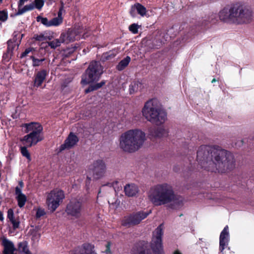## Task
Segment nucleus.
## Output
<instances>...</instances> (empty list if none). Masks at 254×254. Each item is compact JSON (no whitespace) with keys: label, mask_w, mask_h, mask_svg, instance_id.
Listing matches in <instances>:
<instances>
[{"label":"nucleus","mask_w":254,"mask_h":254,"mask_svg":"<svg viewBox=\"0 0 254 254\" xmlns=\"http://www.w3.org/2000/svg\"><path fill=\"white\" fill-rule=\"evenodd\" d=\"M93 177L95 179H99L104 176L106 170V166L103 160L99 159L93 163L92 169Z\"/></svg>","instance_id":"obj_12"},{"label":"nucleus","mask_w":254,"mask_h":254,"mask_svg":"<svg viewBox=\"0 0 254 254\" xmlns=\"http://www.w3.org/2000/svg\"><path fill=\"white\" fill-rule=\"evenodd\" d=\"M79 141V138L74 133L71 132L68 134L67 138L64 141V144H62L59 148V152H61L64 150L69 149L75 145Z\"/></svg>","instance_id":"obj_13"},{"label":"nucleus","mask_w":254,"mask_h":254,"mask_svg":"<svg viewBox=\"0 0 254 254\" xmlns=\"http://www.w3.org/2000/svg\"><path fill=\"white\" fill-rule=\"evenodd\" d=\"M130 61V58L129 56H127L119 63L116 68L119 71L124 70L128 65Z\"/></svg>","instance_id":"obj_25"},{"label":"nucleus","mask_w":254,"mask_h":254,"mask_svg":"<svg viewBox=\"0 0 254 254\" xmlns=\"http://www.w3.org/2000/svg\"><path fill=\"white\" fill-rule=\"evenodd\" d=\"M24 187V183L22 181H20L18 183V186L16 187L15 188H18L19 189L21 190V192H22V189Z\"/></svg>","instance_id":"obj_51"},{"label":"nucleus","mask_w":254,"mask_h":254,"mask_svg":"<svg viewBox=\"0 0 254 254\" xmlns=\"http://www.w3.org/2000/svg\"><path fill=\"white\" fill-rule=\"evenodd\" d=\"M159 101L152 98L146 101L142 109L143 117L149 122L157 126L164 124L167 119L166 112L158 105Z\"/></svg>","instance_id":"obj_5"},{"label":"nucleus","mask_w":254,"mask_h":254,"mask_svg":"<svg viewBox=\"0 0 254 254\" xmlns=\"http://www.w3.org/2000/svg\"><path fill=\"white\" fill-rule=\"evenodd\" d=\"M163 224H160L153 232L150 245L145 241H139L131 248L130 254H164L162 244Z\"/></svg>","instance_id":"obj_3"},{"label":"nucleus","mask_w":254,"mask_h":254,"mask_svg":"<svg viewBox=\"0 0 254 254\" xmlns=\"http://www.w3.org/2000/svg\"><path fill=\"white\" fill-rule=\"evenodd\" d=\"M48 73L47 70L43 69L35 74L34 85L37 87L41 86Z\"/></svg>","instance_id":"obj_20"},{"label":"nucleus","mask_w":254,"mask_h":254,"mask_svg":"<svg viewBox=\"0 0 254 254\" xmlns=\"http://www.w3.org/2000/svg\"><path fill=\"white\" fill-rule=\"evenodd\" d=\"M22 127L25 128V132H36L38 133H42L43 127L39 123L31 122L29 124H24Z\"/></svg>","instance_id":"obj_17"},{"label":"nucleus","mask_w":254,"mask_h":254,"mask_svg":"<svg viewBox=\"0 0 254 254\" xmlns=\"http://www.w3.org/2000/svg\"><path fill=\"white\" fill-rule=\"evenodd\" d=\"M36 20L37 22H40L42 24L46 27H50V20H49L47 17H43L40 15H38L36 17Z\"/></svg>","instance_id":"obj_33"},{"label":"nucleus","mask_w":254,"mask_h":254,"mask_svg":"<svg viewBox=\"0 0 254 254\" xmlns=\"http://www.w3.org/2000/svg\"><path fill=\"white\" fill-rule=\"evenodd\" d=\"M18 246V249L20 252L25 254H32L29 250L28 243L26 241L19 243Z\"/></svg>","instance_id":"obj_27"},{"label":"nucleus","mask_w":254,"mask_h":254,"mask_svg":"<svg viewBox=\"0 0 254 254\" xmlns=\"http://www.w3.org/2000/svg\"><path fill=\"white\" fill-rule=\"evenodd\" d=\"M220 20L237 25L251 22L253 18V11L240 2H236L226 5L219 12Z\"/></svg>","instance_id":"obj_2"},{"label":"nucleus","mask_w":254,"mask_h":254,"mask_svg":"<svg viewBox=\"0 0 254 254\" xmlns=\"http://www.w3.org/2000/svg\"><path fill=\"white\" fill-rule=\"evenodd\" d=\"M15 194L16 195V199L17 201L18 206L20 208H22L25 204L27 201L26 196L23 194L19 189L15 188Z\"/></svg>","instance_id":"obj_22"},{"label":"nucleus","mask_w":254,"mask_h":254,"mask_svg":"<svg viewBox=\"0 0 254 254\" xmlns=\"http://www.w3.org/2000/svg\"><path fill=\"white\" fill-rule=\"evenodd\" d=\"M31 59L32 60V65L34 67L40 66L42 63L45 61V59H36L34 56H31Z\"/></svg>","instance_id":"obj_34"},{"label":"nucleus","mask_w":254,"mask_h":254,"mask_svg":"<svg viewBox=\"0 0 254 254\" xmlns=\"http://www.w3.org/2000/svg\"><path fill=\"white\" fill-rule=\"evenodd\" d=\"M7 47L6 50L12 53L15 47L16 46L18 47L19 46V44L16 42V40H14V38L9 40L7 42Z\"/></svg>","instance_id":"obj_29"},{"label":"nucleus","mask_w":254,"mask_h":254,"mask_svg":"<svg viewBox=\"0 0 254 254\" xmlns=\"http://www.w3.org/2000/svg\"><path fill=\"white\" fill-rule=\"evenodd\" d=\"M149 135L152 137L161 138L168 135V132L162 127H150L148 129Z\"/></svg>","instance_id":"obj_21"},{"label":"nucleus","mask_w":254,"mask_h":254,"mask_svg":"<svg viewBox=\"0 0 254 254\" xmlns=\"http://www.w3.org/2000/svg\"><path fill=\"white\" fill-rule=\"evenodd\" d=\"M64 197V191L61 190H51L47 195L46 199L49 209L52 212H54L63 202Z\"/></svg>","instance_id":"obj_8"},{"label":"nucleus","mask_w":254,"mask_h":254,"mask_svg":"<svg viewBox=\"0 0 254 254\" xmlns=\"http://www.w3.org/2000/svg\"><path fill=\"white\" fill-rule=\"evenodd\" d=\"M173 254H182L179 250H176Z\"/></svg>","instance_id":"obj_55"},{"label":"nucleus","mask_w":254,"mask_h":254,"mask_svg":"<svg viewBox=\"0 0 254 254\" xmlns=\"http://www.w3.org/2000/svg\"><path fill=\"white\" fill-rule=\"evenodd\" d=\"M145 134L138 129H130L122 133L119 138V146L124 151L133 153L142 146Z\"/></svg>","instance_id":"obj_4"},{"label":"nucleus","mask_w":254,"mask_h":254,"mask_svg":"<svg viewBox=\"0 0 254 254\" xmlns=\"http://www.w3.org/2000/svg\"><path fill=\"white\" fill-rule=\"evenodd\" d=\"M44 139L42 133H38L36 132H30V133L25 135L20 139L23 144H26L28 147H31L36 145L38 142Z\"/></svg>","instance_id":"obj_11"},{"label":"nucleus","mask_w":254,"mask_h":254,"mask_svg":"<svg viewBox=\"0 0 254 254\" xmlns=\"http://www.w3.org/2000/svg\"><path fill=\"white\" fill-rule=\"evenodd\" d=\"M70 82V80L69 79H67L64 80L61 85V89L63 91H64L66 87H68V85Z\"/></svg>","instance_id":"obj_47"},{"label":"nucleus","mask_w":254,"mask_h":254,"mask_svg":"<svg viewBox=\"0 0 254 254\" xmlns=\"http://www.w3.org/2000/svg\"><path fill=\"white\" fill-rule=\"evenodd\" d=\"M83 200L80 198H73L67 203L65 211L67 215L79 218L83 209Z\"/></svg>","instance_id":"obj_10"},{"label":"nucleus","mask_w":254,"mask_h":254,"mask_svg":"<svg viewBox=\"0 0 254 254\" xmlns=\"http://www.w3.org/2000/svg\"><path fill=\"white\" fill-rule=\"evenodd\" d=\"M10 222L12 224V227L13 229L15 230L19 228L20 223L19 221H16L15 219H14L10 221Z\"/></svg>","instance_id":"obj_46"},{"label":"nucleus","mask_w":254,"mask_h":254,"mask_svg":"<svg viewBox=\"0 0 254 254\" xmlns=\"http://www.w3.org/2000/svg\"><path fill=\"white\" fill-rule=\"evenodd\" d=\"M33 39H34L36 41L39 42L45 41L44 37V32L41 33L39 35L34 34L33 36Z\"/></svg>","instance_id":"obj_41"},{"label":"nucleus","mask_w":254,"mask_h":254,"mask_svg":"<svg viewBox=\"0 0 254 254\" xmlns=\"http://www.w3.org/2000/svg\"><path fill=\"white\" fill-rule=\"evenodd\" d=\"M34 9V3H30L28 5H25L23 8H19L18 9V11L15 14L16 15H20L23 14L24 13L32 10Z\"/></svg>","instance_id":"obj_28"},{"label":"nucleus","mask_w":254,"mask_h":254,"mask_svg":"<svg viewBox=\"0 0 254 254\" xmlns=\"http://www.w3.org/2000/svg\"><path fill=\"white\" fill-rule=\"evenodd\" d=\"M103 67L99 61H92L82 76L81 83L88 84L99 80Z\"/></svg>","instance_id":"obj_7"},{"label":"nucleus","mask_w":254,"mask_h":254,"mask_svg":"<svg viewBox=\"0 0 254 254\" xmlns=\"http://www.w3.org/2000/svg\"><path fill=\"white\" fill-rule=\"evenodd\" d=\"M139 26L135 23H133L129 26V30L133 34H137L138 32Z\"/></svg>","instance_id":"obj_40"},{"label":"nucleus","mask_w":254,"mask_h":254,"mask_svg":"<svg viewBox=\"0 0 254 254\" xmlns=\"http://www.w3.org/2000/svg\"><path fill=\"white\" fill-rule=\"evenodd\" d=\"M196 159L200 167L208 172L224 173L235 167L233 154L217 145L200 146Z\"/></svg>","instance_id":"obj_1"},{"label":"nucleus","mask_w":254,"mask_h":254,"mask_svg":"<svg viewBox=\"0 0 254 254\" xmlns=\"http://www.w3.org/2000/svg\"><path fill=\"white\" fill-rule=\"evenodd\" d=\"M247 142L250 147L251 146H254V137H253L252 138H249L247 140Z\"/></svg>","instance_id":"obj_49"},{"label":"nucleus","mask_w":254,"mask_h":254,"mask_svg":"<svg viewBox=\"0 0 254 254\" xmlns=\"http://www.w3.org/2000/svg\"><path fill=\"white\" fill-rule=\"evenodd\" d=\"M45 215H46V212L44 209H42L41 208H38L37 209L35 215L36 219H39L42 216H43Z\"/></svg>","instance_id":"obj_38"},{"label":"nucleus","mask_w":254,"mask_h":254,"mask_svg":"<svg viewBox=\"0 0 254 254\" xmlns=\"http://www.w3.org/2000/svg\"><path fill=\"white\" fill-rule=\"evenodd\" d=\"M217 16L215 14H212L208 19L203 20L201 26H203L204 27L208 26V23L214 24L216 22Z\"/></svg>","instance_id":"obj_30"},{"label":"nucleus","mask_w":254,"mask_h":254,"mask_svg":"<svg viewBox=\"0 0 254 254\" xmlns=\"http://www.w3.org/2000/svg\"><path fill=\"white\" fill-rule=\"evenodd\" d=\"M13 53L6 50V52L3 53L2 56V62L4 63L8 62L10 61Z\"/></svg>","instance_id":"obj_35"},{"label":"nucleus","mask_w":254,"mask_h":254,"mask_svg":"<svg viewBox=\"0 0 254 254\" xmlns=\"http://www.w3.org/2000/svg\"><path fill=\"white\" fill-rule=\"evenodd\" d=\"M44 37L45 41L49 40V41L54 39L53 33L50 32H44Z\"/></svg>","instance_id":"obj_42"},{"label":"nucleus","mask_w":254,"mask_h":254,"mask_svg":"<svg viewBox=\"0 0 254 254\" xmlns=\"http://www.w3.org/2000/svg\"><path fill=\"white\" fill-rule=\"evenodd\" d=\"M50 27L51 26H58L61 25L63 22V18H59L57 17H54L50 20Z\"/></svg>","instance_id":"obj_31"},{"label":"nucleus","mask_w":254,"mask_h":254,"mask_svg":"<svg viewBox=\"0 0 254 254\" xmlns=\"http://www.w3.org/2000/svg\"><path fill=\"white\" fill-rule=\"evenodd\" d=\"M94 248L93 245L89 243H84L81 246L75 248L71 251V254H92Z\"/></svg>","instance_id":"obj_16"},{"label":"nucleus","mask_w":254,"mask_h":254,"mask_svg":"<svg viewBox=\"0 0 254 254\" xmlns=\"http://www.w3.org/2000/svg\"><path fill=\"white\" fill-rule=\"evenodd\" d=\"M3 220V214L2 212L0 211V220L2 221Z\"/></svg>","instance_id":"obj_52"},{"label":"nucleus","mask_w":254,"mask_h":254,"mask_svg":"<svg viewBox=\"0 0 254 254\" xmlns=\"http://www.w3.org/2000/svg\"><path fill=\"white\" fill-rule=\"evenodd\" d=\"M64 10V4L62 2L61 3V6L59 8V10L58 12L57 17H58L59 18H63V17H62V13H63V12Z\"/></svg>","instance_id":"obj_43"},{"label":"nucleus","mask_w":254,"mask_h":254,"mask_svg":"<svg viewBox=\"0 0 254 254\" xmlns=\"http://www.w3.org/2000/svg\"><path fill=\"white\" fill-rule=\"evenodd\" d=\"M48 1L47 2V4H52L53 1H55L54 0H48Z\"/></svg>","instance_id":"obj_54"},{"label":"nucleus","mask_w":254,"mask_h":254,"mask_svg":"<svg viewBox=\"0 0 254 254\" xmlns=\"http://www.w3.org/2000/svg\"><path fill=\"white\" fill-rule=\"evenodd\" d=\"M23 146H20V150L21 153L22 154V156L24 157H25L28 159H30V154L27 150V147H29L28 146L26 145V144H23Z\"/></svg>","instance_id":"obj_32"},{"label":"nucleus","mask_w":254,"mask_h":254,"mask_svg":"<svg viewBox=\"0 0 254 254\" xmlns=\"http://www.w3.org/2000/svg\"><path fill=\"white\" fill-rule=\"evenodd\" d=\"M146 7L138 2H136L133 5H132L129 11L130 14L132 17H134L136 13L141 16H144L146 15Z\"/></svg>","instance_id":"obj_18"},{"label":"nucleus","mask_w":254,"mask_h":254,"mask_svg":"<svg viewBox=\"0 0 254 254\" xmlns=\"http://www.w3.org/2000/svg\"><path fill=\"white\" fill-rule=\"evenodd\" d=\"M32 50V49L30 48H27L25 49L24 52H23L20 55V58L22 59L25 57H26Z\"/></svg>","instance_id":"obj_48"},{"label":"nucleus","mask_w":254,"mask_h":254,"mask_svg":"<svg viewBox=\"0 0 254 254\" xmlns=\"http://www.w3.org/2000/svg\"><path fill=\"white\" fill-rule=\"evenodd\" d=\"M7 12L4 10H0V21L2 22H4L7 20Z\"/></svg>","instance_id":"obj_39"},{"label":"nucleus","mask_w":254,"mask_h":254,"mask_svg":"<svg viewBox=\"0 0 254 254\" xmlns=\"http://www.w3.org/2000/svg\"><path fill=\"white\" fill-rule=\"evenodd\" d=\"M149 198L155 206H160L176 199L172 187L167 184L155 186L150 190Z\"/></svg>","instance_id":"obj_6"},{"label":"nucleus","mask_w":254,"mask_h":254,"mask_svg":"<svg viewBox=\"0 0 254 254\" xmlns=\"http://www.w3.org/2000/svg\"><path fill=\"white\" fill-rule=\"evenodd\" d=\"M106 84L105 80H102L100 83H97L95 84L90 85L85 90L86 94L89 93L92 91L97 90Z\"/></svg>","instance_id":"obj_24"},{"label":"nucleus","mask_w":254,"mask_h":254,"mask_svg":"<svg viewBox=\"0 0 254 254\" xmlns=\"http://www.w3.org/2000/svg\"><path fill=\"white\" fill-rule=\"evenodd\" d=\"M139 83L138 82L134 81L130 84L129 89L130 94H132L137 90Z\"/></svg>","instance_id":"obj_36"},{"label":"nucleus","mask_w":254,"mask_h":254,"mask_svg":"<svg viewBox=\"0 0 254 254\" xmlns=\"http://www.w3.org/2000/svg\"><path fill=\"white\" fill-rule=\"evenodd\" d=\"M124 191L128 196H133L138 192V189L134 184H128L125 187Z\"/></svg>","instance_id":"obj_23"},{"label":"nucleus","mask_w":254,"mask_h":254,"mask_svg":"<svg viewBox=\"0 0 254 254\" xmlns=\"http://www.w3.org/2000/svg\"><path fill=\"white\" fill-rule=\"evenodd\" d=\"M151 212V210L149 212L140 211L137 212H133L124 217L122 221V225L127 228L137 225L142 220L146 218Z\"/></svg>","instance_id":"obj_9"},{"label":"nucleus","mask_w":254,"mask_h":254,"mask_svg":"<svg viewBox=\"0 0 254 254\" xmlns=\"http://www.w3.org/2000/svg\"><path fill=\"white\" fill-rule=\"evenodd\" d=\"M68 50H69L68 53H73L75 50V48H72L71 49H69Z\"/></svg>","instance_id":"obj_53"},{"label":"nucleus","mask_w":254,"mask_h":254,"mask_svg":"<svg viewBox=\"0 0 254 254\" xmlns=\"http://www.w3.org/2000/svg\"><path fill=\"white\" fill-rule=\"evenodd\" d=\"M2 1L3 0H0V2H2Z\"/></svg>","instance_id":"obj_59"},{"label":"nucleus","mask_w":254,"mask_h":254,"mask_svg":"<svg viewBox=\"0 0 254 254\" xmlns=\"http://www.w3.org/2000/svg\"><path fill=\"white\" fill-rule=\"evenodd\" d=\"M217 81V80L215 79V78H213L212 80H211V83H213L215 82H216Z\"/></svg>","instance_id":"obj_56"},{"label":"nucleus","mask_w":254,"mask_h":254,"mask_svg":"<svg viewBox=\"0 0 254 254\" xmlns=\"http://www.w3.org/2000/svg\"><path fill=\"white\" fill-rule=\"evenodd\" d=\"M62 38H61V36L59 39H55L53 40H51L50 41L47 42L48 45L51 49H55L57 48L60 47L62 43H63V40H61Z\"/></svg>","instance_id":"obj_26"},{"label":"nucleus","mask_w":254,"mask_h":254,"mask_svg":"<svg viewBox=\"0 0 254 254\" xmlns=\"http://www.w3.org/2000/svg\"><path fill=\"white\" fill-rule=\"evenodd\" d=\"M32 3L34 4V8L40 10L44 4V0H34Z\"/></svg>","instance_id":"obj_37"},{"label":"nucleus","mask_w":254,"mask_h":254,"mask_svg":"<svg viewBox=\"0 0 254 254\" xmlns=\"http://www.w3.org/2000/svg\"><path fill=\"white\" fill-rule=\"evenodd\" d=\"M111 242L108 241L107 242L106 245H105L106 250H105V253L106 254H112V252L111 251Z\"/></svg>","instance_id":"obj_44"},{"label":"nucleus","mask_w":254,"mask_h":254,"mask_svg":"<svg viewBox=\"0 0 254 254\" xmlns=\"http://www.w3.org/2000/svg\"><path fill=\"white\" fill-rule=\"evenodd\" d=\"M245 139H243V140H241V143H242V144L243 145L245 142Z\"/></svg>","instance_id":"obj_57"},{"label":"nucleus","mask_w":254,"mask_h":254,"mask_svg":"<svg viewBox=\"0 0 254 254\" xmlns=\"http://www.w3.org/2000/svg\"><path fill=\"white\" fill-rule=\"evenodd\" d=\"M63 43H68L80 39L79 32L77 30H68L66 32L61 34Z\"/></svg>","instance_id":"obj_14"},{"label":"nucleus","mask_w":254,"mask_h":254,"mask_svg":"<svg viewBox=\"0 0 254 254\" xmlns=\"http://www.w3.org/2000/svg\"><path fill=\"white\" fill-rule=\"evenodd\" d=\"M174 170L175 171H176V172H177V170L175 168H174Z\"/></svg>","instance_id":"obj_58"},{"label":"nucleus","mask_w":254,"mask_h":254,"mask_svg":"<svg viewBox=\"0 0 254 254\" xmlns=\"http://www.w3.org/2000/svg\"><path fill=\"white\" fill-rule=\"evenodd\" d=\"M229 238L228 226L226 225L220 233L219 238V251L222 252L228 245Z\"/></svg>","instance_id":"obj_15"},{"label":"nucleus","mask_w":254,"mask_h":254,"mask_svg":"<svg viewBox=\"0 0 254 254\" xmlns=\"http://www.w3.org/2000/svg\"><path fill=\"white\" fill-rule=\"evenodd\" d=\"M7 218L9 219L10 221L14 219V213H13V211L12 209H9L8 210Z\"/></svg>","instance_id":"obj_45"},{"label":"nucleus","mask_w":254,"mask_h":254,"mask_svg":"<svg viewBox=\"0 0 254 254\" xmlns=\"http://www.w3.org/2000/svg\"><path fill=\"white\" fill-rule=\"evenodd\" d=\"M28 0H19L18 3V8H21V7L24 4V3Z\"/></svg>","instance_id":"obj_50"},{"label":"nucleus","mask_w":254,"mask_h":254,"mask_svg":"<svg viewBox=\"0 0 254 254\" xmlns=\"http://www.w3.org/2000/svg\"><path fill=\"white\" fill-rule=\"evenodd\" d=\"M1 245L3 247L2 254H15L14 252L16 251V249L11 241L5 238H3Z\"/></svg>","instance_id":"obj_19"}]
</instances>
